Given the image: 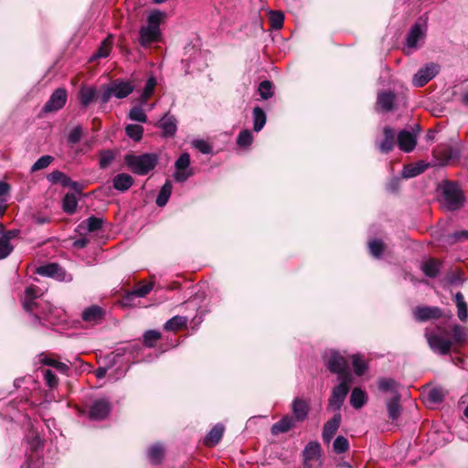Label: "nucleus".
<instances>
[{
    "label": "nucleus",
    "mask_w": 468,
    "mask_h": 468,
    "mask_svg": "<svg viewBox=\"0 0 468 468\" xmlns=\"http://www.w3.org/2000/svg\"><path fill=\"white\" fill-rule=\"evenodd\" d=\"M395 95L391 91L380 92L378 96V105L384 111H389L394 104Z\"/></svg>",
    "instance_id": "38"
},
{
    "label": "nucleus",
    "mask_w": 468,
    "mask_h": 468,
    "mask_svg": "<svg viewBox=\"0 0 468 468\" xmlns=\"http://www.w3.org/2000/svg\"><path fill=\"white\" fill-rule=\"evenodd\" d=\"M439 332H431L429 329L425 331V337L431 349L440 355H447L450 353L453 342L443 335L445 332H441L440 327H437Z\"/></svg>",
    "instance_id": "8"
},
{
    "label": "nucleus",
    "mask_w": 468,
    "mask_h": 468,
    "mask_svg": "<svg viewBox=\"0 0 468 468\" xmlns=\"http://www.w3.org/2000/svg\"><path fill=\"white\" fill-rule=\"evenodd\" d=\"M468 339V331L462 325L455 324L452 327V342L463 344Z\"/></svg>",
    "instance_id": "46"
},
{
    "label": "nucleus",
    "mask_w": 468,
    "mask_h": 468,
    "mask_svg": "<svg viewBox=\"0 0 468 468\" xmlns=\"http://www.w3.org/2000/svg\"><path fill=\"white\" fill-rule=\"evenodd\" d=\"M384 139L378 144V148L381 153L388 154L393 149L395 133L392 129L386 127L384 128Z\"/></svg>",
    "instance_id": "27"
},
{
    "label": "nucleus",
    "mask_w": 468,
    "mask_h": 468,
    "mask_svg": "<svg viewBox=\"0 0 468 468\" xmlns=\"http://www.w3.org/2000/svg\"><path fill=\"white\" fill-rule=\"evenodd\" d=\"M156 126L161 129L163 136L171 137L176 133V123L174 119H159Z\"/></svg>",
    "instance_id": "31"
},
{
    "label": "nucleus",
    "mask_w": 468,
    "mask_h": 468,
    "mask_svg": "<svg viewBox=\"0 0 468 468\" xmlns=\"http://www.w3.org/2000/svg\"><path fill=\"white\" fill-rule=\"evenodd\" d=\"M83 134V131L81 126L74 127L68 135V143L70 144H75L81 139Z\"/></svg>",
    "instance_id": "59"
},
{
    "label": "nucleus",
    "mask_w": 468,
    "mask_h": 468,
    "mask_svg": "<svg viewBox=\"0 0 468 468\" xmlns=\"http://www.w3.org/2000/svg\"><path fill=\"white\" fill-rule=\"evenodd\" d=\"M321 447L317 441H310L303 450V457L305 461L314 460L320 456Z\"/></svg>",
    "instance_id": "41"
},
{
    "label": "nucleus",
    "mask_w": 468,
    "mask_h": 468,
    "mask_svg": "<svg viewBox=\"0 0 468 468\" xmlns=\"http://www.w3.org/2000/svg\"><path fill=\"white\" fill-rule=\"evenodd\" d=\"M103 224V219L101 218L91 216L88 218L86 220L82 221L80 224V228L86 229L89 231H96L101 229Z\"/></svg>",
    "instance_id": "42"
},
{
    "label": "nucleus",
    "mask_w": 468,
    "mask_h": 468,
    "mask_svg": "<svg viewBox=\"0 0 468 468\" xmlns=\"http://www.w3.org/2000/svg\"><path fill=\"white\" fill-rule=\"evenodd\" d=\"M267 119H254V131L260 132L265 125Z\"/></svg>",
    "instance_id": "64"
},
{
    "label": "nucleus",
    "mask_w": 468,
    "mask_h": 468,
    "mask_svg": "<svg viewBox=\"0 0 468 468\" xmlns=\"http://www.w3.org/2000/svg\"><path fill=\"white\" fill-rule=\"evenodd\" d=\"M384 249L385 245L381 239H374L368 241L369 252L376 259L381 258Z\"/></svg>",
    "instance_id": "45"
},
{
    "label": "nucleus",
    "mask_w": 468,
    "mask_h": 468,
    "mask_svg": "<svg viewBox=\"0 0 468 468\" xmlns=\"http://www.w3.org/2000/svg\"><path fill=\"white\" fill-rule=\"evenodd\" d=\"M173 186L169 180H166L165 183L162 186L159 194L156 197V205L158 207H165L172 194Z\"/></svg>",
    "instance_id": "32"
},
{
    "label": "nucleus",
    "mask_w": 468,
    "mask_h": 468,
    "mask_svg": "<svg viewBox=\"0 0 468 468\" xmlns=\"http://www.w3.org/2000/svg\"><path fill=\"white\" fill-rule=\"evenodd\" d=\"M52 161H53V157L51 155L41 156L31 166V172H36V171H38V170L48 167Z\"/></svg>",
    "instance_id": "52"
},
{
    "label": "nucleus",
    "mask_w": 468,
    "mask_h": 468,
    "mask_svg": "<svg viewBox=\"0 0 468 468\" xmlns=\"http://www.w3.org/2000/svg\"><path fill=\"white\" fill-rule=\"evenodd\" d=\"M176 172L174 178L176 182H185L193 176V171L190 168V155L188 153L180 154L175 164Z\"/></svg>",
    "instance_id": "12"
},
{
    "label": "nucleus",
    "mask_w": 468,
    "mask_h": 468,
    "mask_svg": "<svg viewBox=\"0 0 468 468\" xmlns=\"http://www.w3.org/2000/svg\"><path fill=\"white\" fill-rule=\"evenodd\" d=\"M89 239L87 238H80L73 242V247L77 249H82L87 246Z\"/></svg>",
    "instance_id": "63"
},
{
    "label": "nucleus",
    "mask_w": 468,
    "mask_h": 468,
    "mask_svg": "<svg viewBox=\"0 0 468 468\" xmlns=\"http://www.w3.org/2000/svg\"><path fill=\"white\" fill-rule=\"evenodd\" d=\"M224 431L225 428L222 424H216L204 438V444L209 447L217 445L220 441Z\"/></svg>",
    "instance_id": "23"
},
{
    "label": "nucleus",
    "mask_w": 468,
    "mask_h": 468,
    "mask_svg": "<svg viewBox=\"0 0 468 468\" xmlns=\"http://www.w3.org/2000/svg\"><path fill=\"white\" fill-rule=\"evenodd\" d=\"M153 290L152 283L141 284L136 286L133 291L127 292L123 297L125 305H132L135 298L145 297Z\"/></svg>",
    "instance_id": "18"
},
{
    "label": "nucleus",
    "mask_w": 468,
    "mask_h": 468,
    "mask_svg": "<svg viewBox=\"0 0 468 468\" xmlns=\"http://www.w3.org/2000/svg\"><path fill=\"white\" fill-rule=\"evenodd\" d=\"M454 241H461L463 239H468V230H462L454 232L452 236Z\"/></svg>",
    "instance_id": "62"
},
{
    "label": "nucleus",
    "mask_w": 468,
    "mask_h": 468,
    "mask_svg": "<svg viewBox=\"0 0 468 468\" xmlns=\"http://www.w3.org/2000/svg\"><path fill=\"white\" fill-rule=\"evenodd\" d=\"M413 314L417 321L425 322L441 317L442 312L441 308L436 306H419L414 309Z\"/></svg>",
    "instance_id": "16"
},
{
    "label": "nucleus",
    "mask_w": 468,
    "mask_h": 468,
    "mask_svg": "<svg viewBox=\"0 0 468 468\" xmlns=\"http://www.w3.org/2000/svg\"><path fill=\"white\" fill-rule=\"evenodd\" d=\"M133 90L134 86L131 81H124L118 79L100 88L98 90V101L101 104H106L112 97L117 99L126 98Z\"/></svg>",
    "instance_id": "3"
},
{
    "label": "nucleus",
    "mask_w": 468,
    "mask_h": 468,
    "mask_svg": "<svg viewBox=\"0 0 468 468\" xmlns=\"http://www.w3.org/2000/svg\"><path fill=\"white\" fill-rule=\"evenodd\" d=\"M116 158V152L113 150H101L99 152V167L107 169Z\"/></svg>",
    "instance_id": "39"
},
{
    "label": "nucleus",
    "mask_w": 468,
    "mask_h": 468,
    "mask_svg": "<svg viewBox=\"0 0 468 468\" xmlns=\"http://www.w3.org/2000/svg\"><path fill=\"white\" fill-rule=\"evenodd\" d=\"M445 397V393L441 388H433L427 393V400L431 404L441 403Z\"/></svg>",
    "instance_id": "48"
},
{
    "label": "nucleus",
    "mask_w": 468,
    "mask_h": 468,
    "mask_svg": "<svg viewBox=\"0 0 468 468\" xmlns=\"http://www.w3.org/2000/svg\"><path fill=\"white\" fill-rule=\"evenodd\" d=\"M441 263L434 260L430 259L422 263L421 270L426 276L430 278H435L440 272Z\"/></svg>",
    "instance_id": "37"
},
{
    "label": "nucleus",
    "mask_w": 468,
    "mask_h": 468,
    "mask_svg": "<svg viewBox=\"0 0 468 468\" xmlns=\"http://www.w3.org/2000/svg\"><path fill=\"white\" fill-rule=\"evenodd\" d=\"M188 318L186 316L176 315L165 322L164 328L166 331H177L185 327Z\"/></svg>",
    "instance_id": "33"
},
{
    "label": "nucleus",
    "mask_w": 468,
    "mask_h": 468,
    "mask_svg": "<svg viewBox=\"0 0 468 468\" xmlns=\"http://www.w3.org/2000/svg\"><path fill=\"white\" fill-rule=\"evenodd\" d=\"M39 363L45 366L51 367L60 373H66L69 370L68 365L59 362L47 355L41 354L39 356Z\"/></svg>",
    "instance_id": "35"
},
{
    "label": "nucleus",
    "mask_w": 468,
    "mask_h": 468,
    "mask_svg": "<svg viewBox=\"0 0 468 468\" xmlns=\"http://www.w3.org/2000/svg\"><path fill=\"white\" fill-rule=\"evenodd\" d=\"M37 273L42 276L51 277L59 282H71L72 276L68 273L59 264L48 263L37 269Z\"/></svg>",
    "instance_id": "11"
},
{
    "label": "nucleus",
    "mask_w": 468,
    "mask_h": 468,
    "mask_svg": "<svg viewBox=\"0 0 468 468\" xmlns=\"http://www.w3.org/2000/svg\"><path fill=\"white\" fill-rule=\"evenodd\" d=\"M441 66L435 62L426 63L412 77V85L417 88L425 86L434 79L440 72Z\"/></svg>",
    "instance_id": "9"
},
{
    "label": "nucleus",
    "mask_w": 468,
    "mask_h": 468,
    "mask_svg": "<svg viewBox=\"0 0 468 468\" xmlns=\"http://www.w3.org/2000/svg\"><path fill=\"white\" fill-rule=\"evenodd\" d=\"M425 36V31L420 25L415 24L411 27L407 38L406 46L409 49H415L418 48V42L422 40Z\"/></svg>",
    "instance_id": "19"
},
{
    "label": "nucleus",
    "mask_w": 468,
    "mask_h": 468,
    "mask_svg": "<svg viewBox=\"0 0 468 468\" xmlns=\"http://www.w3.org/2000/svg\"><path fill=\"white\" fill-rule=\"evenodd\" d=\"M441 206L449 210L460 209L464 203V195L460 186L453 182L445 181L441 186Z\"/></svg>",
    "instance_id": "5"
},
{
    "label": "nucleus",
    "mask_w": 468,
    "mask_h": 468,
    "mask_svg": "<svg viewBox=\"0 0 468 468\" xmlns=\"http://www.w3.org/2000/svg\"><path fill=\"white\" fill-rule=\"evenodd\" d=\"M41 372L43 374L46 385L50 388H57L58 384L57 376L50 369H43Z\"/></svg>",
    "instance_id": "53"
},
{
    "label": "nucleus",
    "mask_w": 468,
    "mask_h": 468,
    "mask_svg": "<svg viewBox=\"0 0 468 468\" xmlns=\"http://www.w3.org/2000/svg\"><path fill=\"white\" fill-rule=\"evenodd\" d=\"M342 416L339 412L335 413L331 420L326 421L323 428L322 439L326 444H329L340 427Z\"/></svg>",
    "instance_id": "15"
},
{
    "label": "nucleus",
    "mask_w": 468,
    "mask_h": 468,
    "mask_svg": "<svg viewBox=\"0 0 468 468\" xmlns=\"http://www.w3.org/2000/svg\"><path fill=\"white\" fill-rule=\"evenodd\" d=\"M165 14L159 10H153L146 18V23L142 25L138 32V42L144 48H150L154 43L160 42L162 31L160 25Z\"/></svg>",
    "instance_id": "2"
},
{
    "label": "nucleus",
    "mask_w": 468,
    "mask_h": 468,
    "mask_svg": "<svg viewBox=\"0 0 468 468\" xmlns=\"http://www.w3.org/2000/svg\"><path fill=\"white\" fill-rule=\"evenodd\" d=\"M338 380L340 382L333 388L328 400V409L333 411H339L341 410L349 392L353 378L351 374H346L343 376V378H338Z\"/></svg>",
    "instance_id": "7"
},
{
    "label": "nucleus",
    "mask_w": 468,
    "mask_h": 468,
    "mask_svg": "<svg viewBox=\"0 0 468 468\" xmlns=\"http://www.w3.org/2000/svg\"><path fill=\"white\" fill-rule=\"evenodd\" d=\"M156 86V80L151 77L147 80L145 86L140 94L137 103L131 109L128 117H146L147 113L151 111L153 103L148 100L152 97Z\"/></svg>",
    "instance_id": "6"
},
{
    "label": "nucleus",
    "mask_w": 468,
    "mask_h": 468,
    "mask_svg": "<svg viewBox=\"0 0 468 468\" xmlns=\"http://www.w3.org/2000/svg\"><path fill=\"white\" fill-rule=\"evenodd\" d=\"M14 250L13 245L0 237V260L7 258Z\"/></svg>",
    "instance_id": "56"
},
{
    "label": "nucleus",
    "mask_w": 468,
    "mask_h": 468,
    "mask_svg": "<svg viewBox=\"0 0 468 468\" xmlns=\"http://www.w3.org/2000/svg\"><path fill=\"white\" fill-rule=\"evenodd\" d=\"M416 142V134L413 132L402 130L398 134L399 147L406 153L411 152L414 149Z\"/></svg>",
    "instance_id": "17"
},
{
    "label": "nucleus",
    "mask_w": 468,
    "mask_h": 468,
    "mask_svg": "<svg viewBox=\"0 0 468 468\" xmlns=\"http://www.w3.org/2000/svg\"><path fill=\"white\" fill-rule=\"evenodd\" d=\"M460 154L458 147L451 145L442 146L437 150V154L440 155L445 163L458 159Z\"/></svg>",
    "instance_id": "29"
},
{
    "label": "nucleus",
    "mask_w": 468,
    "mask_h": 468,
    "mask_svg": "<svg viewBox=\"0 0 468 468\" xmlns=\"http://www.w3.org/2000/svg\"><path fill=\"white\" fill-rule=\"evenodd\" d=\"M67 98V90L64 88L57 89L44 105L43 112L51 113L60 110L66 104Z\"/></svg>",
    "instance_id": "13"
},
{
    "label": "nucleus",
    "mask_w": 468,
    "mask_h": 468,
    "mask_svg": "<svg viewBox=\"0 0 468 468\" xmlns=\"http://www.w3.org/2000/svg\"><path fill=\"white\" fill-rule=\"evenodd\" d=\"M20 233L19 229H10L5 230L3 224H0V234L3 239H5L8 242H10L11 239L16 238Z\"/></svg>",
    "instance_id": "60"
},
{
    "label": "nucleus",
    "mask_w": 468,
    "mask_h": 468,
    "mask_svg": "<svg viewBox=\"0 0 468 468\" xmlns=\"http://www.w3.org/2000/svg\"><path fill=\"white\" fill-rule=\"evenodd\" d=\"M261 98L267 100L272 96V85L269 80H263L260 83L258 89Z\"/></svg>",
    "instance_id": "55"
},
{
    "label": "nucleus",
    "mask_w": 468,
    "mask_h": 468,
    "mask_svg": "<svg viewBox=\"0 0 468 468\" xmlns=\"http://www.w3.org/2000/svg\"><path fill=\"white\" fill-rule=\"evenodd\" d=\"M454 300L457 306V315L459 319L463 322L466 321L468 318V306L462 292H456Z\"/></svg>",
    "instance_id": "36"
},
{
    "label": "nucleus",
    "mask_w": 468,
    "mask_h": 468,
    "mask_svg": "<svg viewBox=\"0 0 468 468\" xmlns=\"http://www.w3.org/2000/svg\"><path fill=\"white\" fill-rule=\"evenodd\" d=\"M349 449L348 440L340 435L337 436L333 442V450L335 453L340 454L346 452Z\"/></svg>",
    "instance_id": "50"
},
{
    "label": "nucleus",
    "mask_w": 468,
    "mask_h": 468,
    "mask_svg": "<svg viewBox=\"0 0 468 468\" xmlns=\"http://www.w3.org/2000/svg\"><path fill=\"white\" fill-rule=\"evenodd\" d=\"M429 166L428 164L424 162H419L416 164H410L406 166H404L402 170V176L404 178H412L415 177L421 173H423L427 167Z\"/></svg>",
    "instance_id": "26"
},
{
    "label": "nucleus",
    "mask_w": 468,
    "mask_h": 468,
    "mask_svg": "<svg viewBox=\"0 0 468 468\" xmlns=\"http://www.w3.org/2000/svg\"><path fill=\"white\" fill-rule=\"evenodd\" d=\"M160 338V332L156 330H147L144 334V345L147 347H154Z\"/></svg>",
    "instance_id": "51"
},
{
    "label": "nucleus",
    "mask_w": 468,
    "mask_h": 468,
    "mask_svg": "<svg viewBox=\"0 0 468 468\" xmlns=\"http://www.w3.org/2000/svg\"><path fill=\"white\" fill-rule=\"evenodd\" d=\"M147 458L153 464H158L164 458V447L160 443H154L147 450Z\"/></svg>",
    "instance_id": "30"
},
{
    "label": "nucleus",
    "mask_w": 468,
    "mask_h": 468,
    "mask_svg": "<svg viewBox=\"0 0 468 468\" xmlns=\"http://www.w3.org/2000/svg\"><path fill=\"white\" fill-rule=\"evenodd\" d=\"M352 364L354 372L358 377L364 375L367 370V364L366 363L364 357L359 354L352 356Z\"/></svg>",
    "instance_id": "44"
},
{
    "label": "nucleus",
    "mask_w": 468,
    "mask_h": 468,
    "mask_svg": "<svg viewBox=\"0 0 468 468\" xmlns=\"http://www.w3.org/2000/svg\"><path fill=\"white\" fill-rule=\"evenodd\" d=\"M252 142H253V135L250 130L244 129L239 132V133L237 137V144L239 147L247 148L252 144Z\"/></svg>",
    "instance_id": "47"
},
{
    "label": "nucleus",
    "mask_w": 468,
    "mask_h": 468,
    "mask_svg": "<svg viewBox=\"0 0 468 468\" xmlns=\"http://www.w3.org/2000/svg\"><path fill=\"white\" fill-rule=\"evenodd\" d=\"M124 163L135 175L145 176L154 169L158 163V156L155 154H133L124 156Z\"/></svg>",
    "instance_id": "4"
},
{
    "label": "nucleus",
    "mask_w": 468,
    "mask_h": 468,
    "mask_svg": "<svg viewBox=\"0 0 468 468\" xmlns=\"http://www.w3.org/2000/svg\"><path fill=\"white\" fill-rule=\"evenodd\" d=\"M192 144L202 154H209L212 150L211 146L204 140H195Z\"/></svg>",
    "instance_id": "61"
},
{
    "label": "nucleus",
    "mask_w": 468,
    "mask_h": 468,
    "mask_svg": "<svg viewBox=\"0 0 468 468\" xmlns=\"http://www.w3.org/2000/svg\"><path fill=\"white\" fill-rule=\"evenodd\" d=\"M111 409V403L108 399H97L90 405L89 417L93 420H104L110 414Z\"/></svg>",
    "instance_id": "14"
},
{
    "label": "nucleus",
    "mask_w": 468,
    "mask_h": 468,
    "mask_svg": "<svg viewBox=\"0 0 468 468\" xmlns=\"http://www.w3.org/2000/svg\"><path fill=\"white\" fill-rule=\"evenodd\" d=\"M270 20H271V27L273 28L280 29V28H282V27L283 25L284 16L282 15V12L272 11L271 13Z\"/></svg>",
    "instance_id": "57"
},
{
    "label": "nucleus",
    "mask_w": 468,
    "mask_h": 468,
    "mask_svg": "<svg viewBox=\"0 0 468 468\" xmlns=\"http://www.w3.org/2000/svg\"><path fill=\"white\" fill-rule=\"evenodd\" d=\"M387 410L388 418L396 420L401 413V406L399 404V396L396 395L387 402Z\"/></svg>",
    "instance_id": "34"
},
{
    "label": "nucleus",
    "mask_w": 468,
    "mask_h": 468,
    "mask_svg": "<svg viewBox=\"0 0 468 468\" xmlns=\"http://www.w3.org/2000/svg\"><path fill=\"white\" fill-rule=\"evenodd\" d=\"M367 401V395L361 388H355L350 395V404L356 409H361Z\"/></svg>",
    "instance_id": "28"
},
{
    "label": "nucleus",
    "mask_w": 468,
    "mask_h": 468,
    "mask_svg": "<svg viewBox=\"0 0 468 468\" xmlns=\"http://www.w3.org/2000/svg\"><path fill=\"white\" fill-rule=\"evenodd\" d=\"M110 49L111 42L108 39H105L104 41H102L97 52L92 56V59L99 58H107L110 54Z\"/></svg>",
    "instance_id": "58"
},
{
    "label": "nucleus",
    "mask_w": 468,
    "mask_h": 468,
    "mask_svg": "<svg viewBox=\"0 0 468 468\" xmlns=\"http://www.w3.org/2000/svg\"><path fill=\"white\" fill-rule=\"evenodd\" d=\"M309 410V405L305 400L299 398L293 399L292 403V410L296 420H304L308 415Z\"/></svg>",
    "instance_id": "21"
},
{
    "label": "nucleus",
    "mask_w": 468,
    "mask_h": 468,
    "mask_svg": "<svg viewBox=\"0 0 468 468\" xmlns=\"http://www.w3.org/2000/svg\"><path fill=\"white\" fill-rule=\"evenodd\" d=\"M48 180L51 184H60L62 186H68L70 184V178L61 171L55 170L48 175Z\"/></svg>",
    "instance_id": "43"
},
{
    "label": "nucleus",
    "mask_w": 468,
    "mask_h": 468,
    "mask_svg": "<svg viewBox=\"0 0 468 468\" xmlns=\"http://www.w3.org/2000/svg\"><path fill=\"white\" fill-rule=\"evenodd\" d=\"M79 100L82 106L88 107L94 100H98V91L93 87L82 86L79 91Z\"/></svg>",
    "instance_id": "25"
},
{
    "label": "nucleus",
    "mask_w": 468,
    "mask_h": 468,
    "mask_svg": "<svg viewBox=\"0 0 468 468\" xmlns=\"http://www.w3.org/2000/svg\"><path fill=\"white\" fill-rule=\"evenodd\" d=\"M396 381L392 378H381L378 380V389L382 392L392 391L396 388Z\"/></svg>",
    "instance_id": "54"
},
{
    "label": "nucleus",
    "mask_w": 468,
    "mask_h": 468,
    "mask_svg": "<svg viewBox=\"0 0 468 468\" xmlns=\"http://www.w3.org/2000/svg\"><path fill=\"white\" fill-rule=\"evenodd\" d=\"M326 367L332 373L337 374L338 378H343V376H345L346 374H350L349 372H346V360L337 351L331 350L328 353L326 359Z\"/></svg>",
    "instance_id": "10"
},
{
    "label": "nucleus",
    "mask_w": 468,
    "mask_h": 468,
    "mask_svg": "<svg viewBox=\"0 0 468 468\" xmlns=\"http://www.w3.org/2000/svg\"><path fill=\"white\" fill-rule=\"evenodd\" d=\"M41 294L42 292L37 287H27L22 300L23 307L33 316L35 323L56 324L60 310L43 300L40 297Z\"/></svg>",
    "instance_id": "1"
},
{
    "label": "nucleus",
    "mask_w": 468,
    "mask_h": 468,
    "mask_svg": "<svg viewBox=\"0 0 468 468\" xmlns=\"http://www.w3.org/2000/svg\"><path fill=\"white\" fill-rule=\"evenodd\" d=\"M295 425V420L289 415L283 416L278 422L271 426V431L272 435H279L289 431Z\"/></svg>",
    "instance_id": "24"
},
{
    "label": "nucleus",
    "mask_w": 468,
    "mask_h": 468,
    "mask_svg": "<svg viewBox=\"0 0 468 468\" xmlns=\"http://www.w3.org/2000/svg\"><path fill=\"white\" fill-rule=\"evenodd\" d=\"M77 206L78 199L76 196L72 193L66 194L62 201V208L64 212L72 215L76 211Z\"/></svg>",
    "instance_id": "40"
},
{
    "label": "nucleus",
    "mask_w": 468,
    "mask_h": 468,
    "mask_svg": "<svg viewBox=\"0 0 468 468\" xmlns=\"http://www.w3.org/2000/svg\"><path fill=\"white\" fill-rule=\"evenodd\" d=\"M125 132L127 136L133 141L138 142L142 138L144 129L141 124H128L125 128Z\"/></svg>",
    "instance_id": "49"
},
{
    "label": "nucleus",
    "mask_w": 468,
    "mask_h": 468,
    "mask_svg": "<svg viewBox=\"0 0 468 468\" xmlns=\"http://www.w3.org/2000/svg\"><path fill=\"white\" fill-rule=\"evenodd\" d=\"M134 183L132 176L126 173H121L112 179V186L120 192H126Z\"/></svg>",
    "instance_id": "22"
},
{
    "label": "nucleus",
    "mask_w": 468,
    "mask_h": 468,
    "mask_svg": "<svg viewBox=\"0 0 468 468\" xmlns=\"http://www.w3.org/2000/svg\"><path fill=\"white\" fill-rule=\"evenodd\" d=\"M104 310L98 305H91L82 312V319L88 323L98 324L104 317Z\"/></svg>",
    "instance_id": "20"
}]
</instances>
